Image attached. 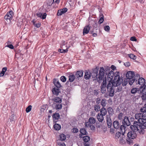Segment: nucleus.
<instances>
[{
    "label": "nucleus",
    "instance_id": "b1692460",
    "mask_svg": "<svg viewBox=\"0 0 146 146\" xmlns=\"http://www.w3.org/2000/svg\"><path fill=\"white\" fill-rule=\"evenodd\" d=\"M53 83L58 88H60L61 86L60 84L57 80H54L53 81Z\"/></svg>",
    "mask_w": 146,
    "mask_h": 146
},
{
    "label": "nucleus",
    "instance_id": "5fc2aeb1",
    "mask_svg": "<svg viewBox=\"0 0 146 146\" xmlns=\"http://www.w3.org/2000/svg\"><path fill=\"white\" fill-rule=\"evenodd\" d=\"M33 25L35 26V27H36V19H34L32 21Z\"/></svg>",
    "mask_w": 146,
    "mask_h": 146
},
{
    "label": "nucleus",
    "instance_id": "2eb2a0df",
    "mask_svg": "<svg viewBox=\"0 0 146 146\" xmlns=\"http://www.w3.org/2000/svg\"><path fill=\"white\" fill-rule=\"evenodd\" d=\"M53 106L56 110H60L62 108V105L59 103H54L53 104Z\"/></svg>",
    "mask_w": 146,
    "mask_h": 146
},
{
    "label": "nucleus",
    "instance_id": "f3484780",
    "mask_svg": "<svg viewBox=\"0 0 146 146\" xmlns=\"http://www.w3.org/2000/svg\"><path fill=\"white\" fill-rule=\"evenodd\" d=\"M122 135L121 136L119 137V138L117 139V140L119 141V143L121 144H123L125 143V138L123 136V135H123L122 133Z\"/></svg>",
    "mask_w": 146,
    "mask_h": 146
},
{
    "label": "nucleus",
    "instance_id": "aec40b11",
    "mask_svg": "<svg viewBox=\"0 0 146 146\" xmlns=\"http://www.w3.org/2000/svg\"><path fill=\"white\" fill-rule=\"evenodd\" d=\"M100 114L105 116L107 113V110L105 108L102 107L100 110Z\"/></svg>",
    "mask_w": 146,
    "mask_h": 146
},
{
    "label": "nucleus",
    "instance_id": "4c0bfd02",
    "mask_svg": "<svg viewBox=\"0 0 146 146\" xmlns=\"http://www.w3.org/2000/svg\"><path fill=\"white\" fill-rule=\"evenodd\" d=\"M60 140L62 141L66 139V135L63 134H61L60 136Z\"/></svg>",
    "mask_w": 146,
    "mask_h": 146
},
{
    "label": "nucleus",
    "instance_id": "13d9d810",
    "mask_svg": "<svg viewBox=\"0 0 146 146\" xmlns=\"http://www.w3.org/2000/svg\"><path fill=\"white\" fill-rule=\"evenodd\" d=\"M66 44V43L65 42V41H62V42L61 47V48H63V47H62V46H63L65 45V44Z\"/></svg>",
    "mask_w": 146,
    "mask_h": 146
},
{
    "label": "nucleus",
    "instance_id": "8fccbe9b",
    "mask_svg": "<svg viewBox=\"0 0 146 146\" xmlns=\"http://www.w3.org/2000/svg\"><path fill=\"white\" fill-rule=\"evenodd\" d=\"M63 13L61 10H60L58 11L57 15L58 16H61Z\"/></svg>",
    "mask_w": 146,
    "mask_h": 146
},
{
    "label": "nucleus",
    "instance_id": "a211bd4d",
    "mask_svg": "<svg viewBox=\"0 0 146 146\" xmlns=\"http://www.w3.org/2000/svg\"><path fill=\"white\" fill-rule=\"evenodd\" d=\"M46 13H40L38 14H37V16L42 19L46 18Z\"/></svg>",
    "mask_w": 146,
    "mask_h": 146
},
{
    "label": "nucleus",
    "instance_id": "09e8293b",
    "mask_svg": "<svg viewBox=\"0 0 146 146\" xmlns=\"http://www.w3.org/2000/svg\"><path fill=\"white\" fill-rule=\"evenodd\" d=\"M123 115V113L121 112L119 113L118 117V118L119 120H121L122 119Z\"/></svg>",
    "mask_w": 146,
    "mask_h": 146
},
{
    "label": "nucleus",
    "instance_id": "864d4df0",
    "mask_svg": "<svg viewBox=\"0 0 146 146\" xmlns=\"http://www.w3.org/2000/svg\"><path fill=\"white\" fill-rule=\"evenodd\" d=\"M124 65L127 67H129L130 65V63L129 62H127L124 63Z\"/></svg>",
    "mask_w": 146,
    "mask_h": 146
},
{
    "label": "nucleus",
    "instance_id": "bb28decb",
    "mask_svg": "<svg viewBox=\"0 0 146 146\" xmlns=\"http://www.w3.org/2000/svg\"><path fill=\"white\" fill-rule=\"evenodd\" d=\"M88 123L90 124H94L96 122V119L93 117H90L89 118L88 120Z\"/></svg>",
    "mask_w": 146,
    "mask_h": 146
},
{
    "label": "nucleus",
    "instance_id": "c756f323",
    "mask_svg": "<svg viewBox=\"0 0 146 146\" xmlns=\"http://www.w3.org/2000/svg\"><path fill=\"white\" fill-rule=\"evenodd\" d=\"M7 68L6 67L3 68L2 70V71L0 73V77L3 76L5 74V72L7 70Z\"/></svg>",
    "mask_w": 146,
    "mask_h": 146
},
{
    "label": "nucleus",
    "instance_id": "dca6fc26",
    "mask_svg": "<svg viewBox=\"0 0 146 146\" xmlns=\"http://www.w3.org/2000/svg\"><path fill=\"white\" fill-rule=\"evenodd\" d=\"M85 125L86 127L90 128V129L91 130H94L95 129V126L93 125V124H90V123L88 122L85 123Z\"/></svg>",
    "mask_w": 146,
    "mask_h": 146
},
{
    "label": "nucleus",
    "instance_id": "a878e982",
    "mask_svg": "<svg viewBox=\"0 0 146 146\" xmlns=\"http://www.w3.org/2000/svg\"><path fill=\"white\" fill-rule=\"evenodd\" d=\"M53 93L56 95H58L60 92V91L58 89L56 88H53L52 90Z\"/></svg>",
    "mask_w": 146,
    "mask_h": 146
},
{
    "label": "nucleus",
    "instance_id": "680f3d73",
    "mask_svg": "<svg viewBox=\"0 0 146 146\" xmlns=\"http://www.w3.org/2000/svg\"><path fill=\"white\" fill-rule=\"evenodd\" d=\"M60 0H53V3L54 4H58L60 2Z\"/></svg>",
    "mask_w": 146,
    "mask_h": 146
},
{
    "label": "nucleus",
    "instance_id": "f03ea898",
    "mask_svg": "<svg viewBox=\"0 0 146 146\" xmlns=\"http://www.w3.org/2000/svg\"><path fill=\"white\" fill-rule=\"evenodd\" d=\"M126 76L127 79L129 80V84L131 85L135 82L136 84H137V80L139 78V75L138 74H135L134 72L129 71L127 72L126 74Z\"/></svg>",
    "mask_w": 146,
    "mask_h": 146
},
{
    "label": "nucleus",
    "instance_id": "a19ab883",
    "mask_svg": "<svg viewBox=\"0 0 146 146\" xmlns=\"http://www.w3.org/2000/svg\"><path fill=\"white\" fill-rule=\"evenodd\" d=\"M80 133L83 135H86L87 133V131L84 128H81L80 130Z\"/></svg>",
    "mask_w": 146,
    "mask_h": 146
},
{
    "label": "nucleus",
    "instance_id": "393cba45",
    "mask_svg": "<svg viewBox=\"0 0 146 146\" xmlns=\"http://www.w3.org/2000/svg\"><path fill=\"white\" fill-rule=\"evenodd\" d=\"M108 111L109 114L108 116L110 117L112 116L113 114V111L112 108L111 107H108L107 109Z\"/></svg>",
    "mask_w": 146,
    "mask_h": 146
},
{
    "label": "nucleus",
    "instance_id": "6e6d98bb",
    "mask_svg": "<svg viewBox=\"0 0 146 146\" xmlns=\"http://www.w3.org/2000/svg\"><path fill=\"white\" fill-rule=\"evenodd\" d=\"M132 41H137V39L134 36H132L131 37L130 39Z\"/></svg>",
    "mask_w": 146,
    "mask_h": 146
},
{
    "label": "nucleus",
    "instance_id": "c85d7f7f",
    "mask_svg": "<svg viewBox=\"0 0 146 146\" xmlns=\"http://www.w3.org/2000/svg\"><path fill=\"white\" fill-rule=\"evenodd\" d=\"M53 100L54 101V102L56 103H61L62 102L61 98L59 97H56L54 98Z\"/></svg>",
    "mask_w": 146,
    "mask_h": 146
},
{
    "label": "nucleus",
    "instance_id": "f8f14e48",
    "mask_svg": "<svg viewBox=\"0 0 146 146\" xmlns=\"http://www.w3.org/2000/svg\"><path fill=\"white\" fill-rule=\"evenodd\" d=\"M140 88H143L142 92L143 94L142 96V98L143 100H145L146 99V85L144 86H141L140 87Z\"/></svg>",
    "mask_w": 146,
    "mask_h": 146
},
{
    "label": "nucleus",
    "instance_id": "2f4dec72",
    "mask_svg": "<svg viewBox=\"0 0 146 146\" xmlns=\"http://www.w3.org/2000/svg\"><path fill=\"white\" fill-rule=\"evenodd\" d=\"M54 129L56 130H59L61 129V125L55 123L54 125Z\"/></svg>",
    "mask_w": 146,
    "mask_h": 146
},
{
    "label": "nucleus",
    "instance_id": "4d7b16f0",
    "mask_svg": "<svg viewBox=\"0 0 146 146\" xmlns=\"http://www.w3.org/2000/svg\"><path fill=\"white\" fill-rule=\"evenodd\" d=\"M6 46L9 47L11 49H13L14 48L12 44L7 45Z\"/></svg>",
    "mask_w": 146,
    "mask_h": 146
},
{
    "label": "nucleus",
    "instance_id": "20e7f679",
    "mask_svg": "<svg viewBox=\"0 0 146 146\" xmlns=\"http://www.w3.org/2000/svg\"><path fill=\"white\" fill-rule=\"evenodd\" d=\"M141 112L136 114L135 115V118L138 119V122L139 123H146V112L144 111Z\"/></svg>",
    "mask_w": 146,
    "mask_h": 146
},
{
    "label": "nucleus",
    "instance_id": "0eeeda50",
    "mask_svg": "<svg viewBox=\"0 0 146 146\" xmlns=\"http://www.w3.org/2000/svg\"><path fill=\"white\" fill-rule=\"evenodd\" d=\"M139 123L138 121H134L133 125H131L130 126L131 130L135 132H139Z\"/></svg>",
    "mask_w": 146,
    "mask_h": 146
},
{
    "label": "nucleus",
    "instance_id": "cd10ccee",
    "mask_svg": "<svg viewBox=\"0 0 146 146\" xmlns=\"http://www.w3.org/2000/svg\"><path fill=\"white\" fill-rule=\"evenodd\" d=\"M68 80L71 82H73L75 78V76L74 75L72 74L69 76Z\"/></svg>",
    "mask_w": 146,
    "mask_h": 146
},
{
    "label": "nucleus",
    "instance_id": "338daca9",
    "mask_svg": "<svg viewBox=\"0 0 146 146\" xmlns=\"http://www.w3.org/2000/svg\"><path fill=\"white\" fill-rule=\"evenodd\" d=\"M10 120L11 122L14 121V116H11L10 118Z\"/></svg>",
    "mask_w": 146,
    "mask_h": 146
},
{
    "label": "nucleus",
    "instance_id": "9b49d317",
    "mask_svg": "<svg viewBox=\"0 0 146 146\" xmlns=\"http://www.w3.org/2000/svg\"><path fill=\"white\" fill-rule=\"evenodd\" d=\"M138 79V82H137V84H138L140 85H143V86H144L146 85V82H145V80L144 79L142 78H139Z\"/></svg>",
    "mask_w": 146,
    "mask_h": 146
},
{
    "label": "nucleus",
    "instance_id": "a18cd8bd",
    "mask_svg": "<svg viewBox=\"0 0 146 146\" xmlns=\"http://www.w3.org/2000/svg\"><path fill=\"white\" fill-rule=\"evenodd\" d=\"M32 106L31 105L29 106L26 109V111L27 113L29 112L31 110Z\"/></svg>",
    "mask_w": 146,
    "mask_h": 146
},
{
    "label": "nucleus",
    "instance_id": "37998d69",
    "mask_svg": "<svg viewBox=\"0 0 146 146\" xmlns=\"http://www.w3.org/2000/svg\"><path fill=\"white\" fill-rule=\"evenodd\" d=\"M121 84V83L118 86L114 87V88H113V90H114V88L117 87V88L116 90V91L117 92H119L121 90L122 88V87L121 86H120V85Z\"/></svg>",
    "mask_w": 146,
    "mask_h": 146
},
{
    "label": "nucleus",
    "instance_id": "f257e3e1",
    "mask_svg": "<svg viewBox=\"0 0 146 146\" xmlns=\"http://www.w3.org/2000/svg\"><path fill=\"white\" fill-rule=\"evenodd\" d=\"M110 68L109 66H106L105 67L104 69L103 67H101L99 70L98 79L99 80H103L106 81V77L110 79L107 85V90L109 93V96L113 97L114 96V87L119 85L121 83L123 80L120 78L118 72L114 73L113 71H110Z\"/></svg>",
    "mask_w": 146,
    "mask_h": 146
},
{
    "label": "nucleus",
    "instance_id": "c03bdc74",
    "mask_svg": "<svg viewBox=\"0 0 146 146\" xmlns=\"http://www.w3.org/2000/svg\"><path fill=\"white\" fill-rule=\"evenodd\" d=\"M68 51V48H67L66 49H59L58 50V51L59 52H60L61 53L66 52Z\"/></svg>",
    "mask_w": 146,
    "mask_h": 146
},
{
    "label": "nucleus",
    "instance_id": "6e6552de",
    "mask_svg": "<svg viewBox=\"0 0 146 146\" xmlns=\"http://www.w3.org/2000/svg\"><path fill=\"white\" fill-rule=\"evenodd\" d=\"M146 123L139 122V133L140 134H143L144 133L145 130V129H146Z\"/></svg>",
    "mask_w": 146,
    "mask_h": 146
},
{
    "label": "nucleus",
    "instance_id": "f704fd0d",
    "mask_svg": "<svg viewBox=\"0 0 146 146\" xmlns=\"http://www.w3.org/2000/svg\"><path fill=\"white\" fill-rule=\"evenodd\" d=\"M139 90V89L138 88H133L131 89V92L132 94H135Z\"/></svg>",
    "mask_w": 146,
    "mask_h": 146
},
{
    "label": "nucleus",
    "instance_id": "774afa93",
    "mask_svg": "<svg viewBox=\"0 0 146 146\" xmlns=\"http://www.w3.org/2000/svg\"><path fill=\"white\" fill-rule=\"evenodd\" d=\"M111 68L113 70H114L116 68V67L113 65H112Z\"/></svg>",
    "mask_w": 146,
    "mask_h": 146
},
{
    "label": "nucleus",
    "instance_id": "7ed1b4c3",
    "mask_svg": "<svg viewBox=\"0 0 146 146\" xmlns=\"http://www.w3.org/2000/svg\"><path fill=\"white\" fill-rule=\"evenodd\" d=\"M122 123L123 125H121L120 129L123 135L125 133H126V131L127 129V127L125 126V125H126L127 126H129L130 125V122L129 121V118L125 116L124 118L123 121Z\"/></svg>",
    "mask_w": 146,
    "mask_h": 146
},
{
    "label": "nucleus",
    "instance_id": "0e129e2a",
    "mask_svg": "<svg viewBox=\"0 0 146 146\" xmlns=\"http://www.w3.org/2000/svg\"><path fill=\"white\" fill-rule=\"evenodd\" d=\"M58 145L60 146H66V145L64 143H58Z\"/></svg>",
    "mask_w": 146,
    "mask_h": 146
},
{
    "label": "nucleus",
    "instance_id": "e2e57ef3",
    "mask_svg": "<svg viewBox=\"0 0 146 146\" xmlns=\"http://www.w3.org/2000/svg\"><path fill=\"white\" fill-rule=\"evenodd\" d=\"M115 130L113 128H111L110 130V132L111 134H113L115 132Z\"/></svg>",
    "mask_w": 146,
    "mask_h": 146
},
{
    "label": "nucleus",
    "instance_id": "de8ad7c7",
    "mask_svg": "<svg viewBox=\"0 0 146 146\" xmlns=\"http://www.w3.org/2000/svg\"><path fill=\"white\" fill-rule=\"evenodd\" d=\"M61 80L63 82H65L66 81V77L64 76H62L60 78Z\"/></svg>",
    "mask_w": 146,
    "mask_h": 146
},
{
    "label": "nucleus",
    "instance_id": "58836bf2",
    "mask_svg": "<svg viewBox=\"0 0 146 146\" xmlns=\"http://www.w3.org/2000/svg\"><path fill=\"white\" fill-rule=\"evenodd\" d=\"M100 107L98 105H95L94 107V110L96 112H98L100 110Z\"/></svg>",
    "mask_w": 146,
    "mask_h": 146
},
{
    "label": "nucleus",
    "instance_id": "6ab92c4d",
    "mask_svg": "<svg viewBox=\"0 0 146 146\" xmlns=\"http://www.w3.org/2000/svg\"><path fill=\"white\" fill-rule=\"evenodd\" d=\"M91 76L90 72L87 71H85L84 77L86 80H87L89 79Z\"/></svg>",
    "mask_w": 146,
    "mask_h": 146
},
{
    "label": "nucleus",
    "instance_id": "423d86ee",
    "mask_svg": "<svg viewBox=\"0 0 146 146\" xmlns=\"http://www.w3.org/2000/svg\"><path fill=\"white\" fill-rule=\"evenodd\" d=\"M98 68L96 67L95 68L92 69V72L91 73V76L95 79H97L99 83H100L102 80H99L98 79L99 75H98Z\"/></svg>",
    "mask_w": 146,
    "mask_h": 146
},
{
    "label": "nucleus",
    "instance_id": "412c9836",
    "mask_svg": "<svg viewBox=\"0 0 146 146\" xmlns=\"http://www.w3.org/2000/svg\"><path fill=\"white\" fill-rule=\"evenodd\" d=\"M104 116L101 115L100 113L97 115V118L98 121L100 122H102L104 119Z\"/></svg>",
    "mask_w": 146,
    "mask_h": 146
},
{
    "label": "nucleus",
    "instance_id": "39448f33",
    "mask_svg": "<svg viewBox=\"0 0 146 146\" xmlns=\"http://www.w3.org/2000/svg\"><path fill=\"white\" fill-rule=\"evenodd\" d=\"M137 133L134 132L131 130L127 133V136L128 139H127V141L129 144L133 142V141L131 139H134L136 138L137 136Z\"/></svg>",
    "mask_w": 146,
    "mask_h": 146
},
{
    "label": "nucleus",
    "instance_id": "4be33fe9",
    "mask_svg": "<svg viewBox=\"0 0 146 146\" xmlns=\"http://www.w3.org/2000/svg\"><path fill=\"white\" fill-rule=\"evenodd\" d=\"M113 125L115 129H117L119 127V122L117 121H114L113 123Z\"/></svg>",
    "mask_w": 146,
    "mask_h": 146
},
{
    "label": "nucleus",
    "instance_id": "49530a36",
    "mask_svg": "<svg viewBox=\"0 0 146 146\" xmlns=\"http://www.w3.org/2000/svg\"><path fill=\"white\" fill-rule=\"evenodd\" d=\"M141 111L143 112L145 111L146 112V104L144 105L143 107L141 109Z\"/></svg>",
    "mask_w": 146,
    "mask_h": 146
},
{
    "label": "nucleus",
    "instance_id": "c9c22d12",
    "mask_svg": "<svg viewBox=\"0 0 146 146\" xmlns=\"http://www.w3.org/2000/svg\"><path fill=\"white\" fill-rule=\"evenodd\" d=\"M121 133L119 132H117L115 135V138L116 139H118L121 136Z\"/></svg>",
    "mask_w": 146,
    "mask_h": 146
},
{
    "label": "nucleus",
    "instance_id": "9d476101",
    "mask_svg": "<svg viewBox=\"0 0 146 146\" xmlns=\"http://www.w3.org/2000/svg\"><path fill=\"white\" fill-rule=\"evenodd\" d=\"M106 81L103 80L101 86V92L102 94L105 93L106 92L107 87L106 86Z\"/></svg>",
    "mask_w": 146,
    "mask_h": 146
},
{
    "label": "nucleus",
    "instance_id": "603ef678",
    "mask_svg": "<svg viewBox=\"0 0 146 146\" xmlns=\"http://www.w3.org/2000/svg\"><path fill=\"white\" fill-rule=\"evenodd\" d=\"M78 130L77 128H74L72 129V131L73 133H77L78 132Z\"/></svg>",
    "mask_w": 146,
    "mask_h": 146
},
{
    "label": "nucleus",
    "instance_id": "69168bd1",
    "mask_svg": "<svg viewBox=\"0 0 146 146\" xmlns=\"http://www.w3.org/2000/svg\"><path fill=\"white\" fill-rule=\"evenodd\" d=\"M71 82H70V81H67L66 83V84L68 85V86H70L71 85Z\"/></svg>",
    "mask_w": 146,
    "mask_h": 146
},
{
    "label": "nucleus",
    "instance_id": "052dcab7",
    "mask_svg": "<svg viewBox=\"0 0 146 146\" xmlns=\"http://www.w3.org/2000/svg\"><path fill=\"white\" fill-rule=\"evenodd\" d=\"M101 99L100 98H98L96 100V103L99 104L100 103Z\"/></svg>",
    "mask_w": 146,
    "mask_h": 146
},
{
    "label": "nucleus",
    "instance_id": "1a4fd4ad",
    "mask_svg": "<svg viewBox=\"0 0 146 146\" xmlns=\"http://www.w3.org/2000/svg\"><path fill=\"white\" fill-rule=\"evenodd\" d=\"M14 15L12 11H10L8 12L4 16V18L6 20L9 19L11 20Z\"/></svg>",
    "mask_w": 146,
    "mask_h": 146
},
{
    "label": "nucleus",
    "instance_id": "4468645a",
    "mask_svg": "<svg viewBox=\"0 0 146 146\" xmlns=\"http://www.w3.org/2000/svg\"><path fill=\"white\" fill-rule=\"evenodd\" d=\"M107 123L108 127H110L112 125V121L110 116H106Z\"/></svg>",
    "mask_w": 146,
    "mask_h": 146
},
{
    "label": "nucleus",
    "instance_id": "3c124183",
    "mask_svg": "<svg viewBox=\"0 0 146 146\" xmlns=\"http://www.w3.org/2000/svg\"><path fill=\"white\" fill-rule=\"evenodd\" d=\"M104 30L107 32H109L110 30V27L108 25H107L104 27Z\"/></svg>",
    "mask_w": 146,
    "mask_h": 146
},
{
    "label": "nucleus",
    "instance_id": "bf43d9fd",
    "mask_svg": "<svg viewBox=\"0 0 146 146\" xmlns=\"http://www.w3.org/2000/svg\"><path fill=\"white\" fill-rule=\"evenodd\" d=\"M63 13H66L67 11V9L66 8H64L62 9H61Z\"/></svg>",
    "mask_w": 146,
    "mask_h": 146
},
{
    "label": "nucleus",
    "instance_id": "7c9ffc66",
    "mask_svg": "<svg viewBox=\"0 0 146 146\" xmlns=\"http://www.w3.org/2000/svg\"><path fill=\"white\" fill-rule=\"evenodd\" d=\"M83 139L84 142V143H89V141L90 140V138L89 137L85 136L83 137Z\"/></svg>",
    "mask_w": 146,
    "mask_h": 146
},
{
    "label": "nucleus",
    "instance_id": "473e14b6",
    "mask_svg": "<svg viewBox=\"0 0 146 146\" xmlns=\"http://www.w3.org/2000/svg\"><path fill=\"white\" fill-rule=\"evenodd\" d=\"M106 100L105 99H102L101 102V104L103 107L104 108L106 106Z\"/></svg>",
    "mask_w": 146,
    "mask_h": 146
},
{
    "label": "nucleus",
    "instance_id": "ea45409f",
    "mask_svg": "<svg viewBox=\"0 0 146 146\" xmlns=\"http://www.w3.org/2000/svg\"><path fill=\"white\" fill-rule=\"evenodd\" d=\"M100 16L101 17L98 21V23L100 24L102 23L104 21V16L102 14H101Z\"/></svg>",
    "mask_w": 146,
    "mask_h": 146
},
{
    "label": "nucleus",
    "instance_id": "5701e85b",
    "mask_svg": "<svg viewBox=\"0 0 146 146\" xmlns=\"http://www.w3.org/2000/svg\"><path fill=\"white\" fill-rule=\"evenodd\" d=\"M83 71H78L75 74V76L77 78L83 76Z\"/></svg>",
    "mask_w": 146,
    "mask_h": 146
},
{
    "label": "nucleus",
    "instance_id": "e433bc0d",
    "mask_svg": "<svg viewBox=\"0 0 146 146\" xmlns=\"http://www.w3.org/2000/svg\"><path fill=\"white\" fill-rule=\"evenodd\" d=\"M122 77H120V78H121L123 80V79L121 78ZM129 80L127 79H125L123 81H122L121 84L122 83V85L123 86H126L128 83V82Z\"/></svg>",
    "mask_w": 146,
    "mask_h": 146
},
{
    "label": "nucleus",
    "instance_id": "72a5a7b5",
    "mask_svg": "<svg viewBox=\"0 0 146 146\" xmlns=\"http://www.w3.org/2000/svg\"><path fill=\"white\" fill-rule=\"evenodd\" d=\"M52 117L54 119L57 120L59 118L60 115L58 113H56L53 114Z\"/></svg>",
    "mask_w": 146,
    "mask_h": 146
},
{
    "label": "nucleus",
    "instance_id": "ddd939ff",
    "mask_svg": "<svg viewBox=\"0 0 146 146\" xmlns=\"http://www.w3.org/2000/svg\"><path fill=\"white\" fill-rule=\"evenodd\" d=\"M90 26L89 25L86 26L83 30V33L84 35L85 34H87L88 33L89 30H90Z\"/></svg>",
    "mask_w": 146,
    "mask_h": 146
},
{
    "label": "nucleus",
    "instance_id": "79ce46f5",
    "mask_svg": "<svg viewBox=\"0 0 146 146\" xmlns=\"http://www.w3.org/2000/svg\"><path fill=\"white\" fill-rule=\"evenodd\" d=\"M128 56L131 58L133 60L137 58L136 56L135 55H134L133 54H128Z\"/></svg>",
    "mask_w": 146,
    "mask_h": 146
}]
</instances>
